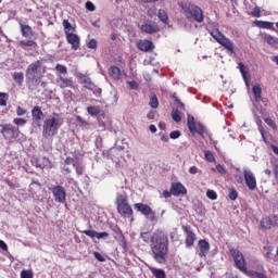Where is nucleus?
<instances>
[{"label":"nucleus","instance_id":"f257e3e1","mask_svg":"<svg viewBox=\"0 0 278 278\" xmlns=\"http://www.w3.org/2000/svg\"><path fill=\"white\" fill-rule=\"evenodd\" d=\"M140 238L143 242H151V251L157 264H166V255H168V235L162 230H156L153 235L146 231L141 232Z\"/></svg>","mask_w":278,"mask_h":278},{"label":"nucleus","instance_id":"f03ea898","mask_svg":"<svg viewBox=\"0 0 278 278\" xmlns=\"http://www.w3.org/2000/svg\"><path fill=\"white\" fill-rule=\"evenodd\" d=\"M63 124L64 119H62V115L52 113L48 118L43 121L42 137L46 138V140L53 138V136L58 134Z\"/></svg>","mask_w":278,"mask_h":278},{"label":"nucleus","instance_id":"7ed1b4c3","mask_svg":"<svg viewBox=\"0 0 278 278\" xmlns=\"http://www.w3.org/2000/svg\"><path fill=\"white\" fill-rule=\"evenodd\" d=\"M40 66L42 62L36 61L29 64L26 68V84L29 90H36L40 86V79H42V73L40 72Z\"/></svg>","mask_w":278,"mask_h":278},{"label":"nucleus","instance_id":"20e7f679","mask_svg":"<svg viewBox=\"0 0 278 278\" xmlns=\"http://www.w3.org/2000/svg\"><path fill=\"white\" fill-rule=\"evenodd\" d=\"M115 205L117 206V212L124 218H131L134 216V208L129 205L127 201V193H117Z\"/></svg>","mask_w":278,"mask_h":278},{"label":"nucleus","instance_id":"39448f33","mask_svg":"<svg viewBox=\"0 0 278 278\" xmlns=\"http://www.w3.org/2000/svg\"><path fill=\"white\" fill-rule=\"evenodd\" d=\"M210 34L212 38L218 42V45L228 51L229 55H233V42H231L229 38L225 37V35L220 33L218 28L210 30Z\"/></svg>","mask_w":278,"mask_h":278},{"label":"nucleus","instance_id":"423d86ee","mask_svg":"<svg viewBox=\"0 0 278 278\" xmlns=\"http://www.w3.org/2000/svg\"><path fill=\"white\" fill-rule=\"evenodd\" d=\"M230 255L235 262L236 268L243 273L244 275H248V268H247V258H244V254L240 252L238 249L231 248L230 250Z\"/></svg>","mask_w":278,"mask_h":278},{"label":"nucleus","instance_id":"0eeeda50","mask_svg":"<svg viewBox=\"0 0 278 278\" xmlns=\"http://www.w3.org/2000/svg\"><path fill=\"white\" fill-rule=\"evenodd\" d=\"M185 15L187 18H193V21H195L197 23H203L205 18L203 15V10L195 4H190L185 10Z\"/></svg>","mask_w":278,"mask_h":278},{"label":"nucleus","instance_id":"6e6552de","mask_svg":"<svg viewBox=\"0 0 278 278\" xmlns=\"http://www.w3.org/2000/svg\"><path fill=\"white\" fill-rule=\"evenodd\" d=\"M0 134H2L4 140H14L18 138V128L14 127L12 124H3L0 125Z\"/></svg>","mask_w":278,"mask_h":278},{"label":"nucleus","instance_id":"1a4fd4ad","mask_svg":"<svg viewBox=\"0 0 278 278\" xmlns=\"http://www.w3.org/2000/svg\"><path fill=\"white\" fill-rule=\"evenodd\" d=\"M187 125L191 134H199V136L204 138L203 134H205V126L201 123L194 122V116L188 115Z\"/></svg>","mask_w":278,"mask_h":278},{"label":"nucleus","instance_id":"9d476101","mask_svg":"<svg viewBox=\"0 0 278 278\" xmlns=\"http://www.w3.org/2000/svg\"><path fill=\"white\" fill-rule=\"evenodd\" d=\"M31 121H33V127H42V121H45V113L42 112V109L40 106L36 105L31 110Z\"/></svg>","mask_w":278,"mask_h":278},{"label":"nucleus","instance_id":"9b49d317","mask_svg":"<svg viewBox=\"0 0 278 278\" xmlns=\"http://www.w3.org/2000/svg\"><path fill=\"white\" fill-rule=\"evenodd\" d=\"M49 190L52 192L55 203H66V189L63 186H55Z\"/></svg>","mask_w":278,"mask_h":278},{"label":"nucleus","instance_id":"f8f14e48","mask_svg":"<svg viewBox=\"0 0 278 278\" xmlns=\"http://www.w3.org/2000/svg\"><path fill=\"white\" fill-rule=\"evenodd\" d=\"M243 177L245 181V186L249 188V190H255L257 188V180L255 179V175L251 169H243Z\"/></svg>","mask_w":278,"mask_h":278},{"label":"nucleus","instance_id":"ddd939ff","mask_svg":"<svg viewBox=\"0 0 278 278\" xmlns=\"http://www.w3.org/2000/svg\"><path fill=\"white\" fill-rule=\"evenodd\" d=\"M278 225V216L270 215L268 217H263L261 220L262 229H270L271 227H277Z\"/></svg>","mask_w":278,"mask_h":278},{"label":"nucleus","instance_id":"4468645a","mask_svg":"<svg viewBox=\"0 0 278 278\" xmlns=\"http://www.w3.org/2000/svg\"><path fill=\"white\" fill-rule=\"evenodd\" d=\"M137 48L139 51H143V53H151L153 49H155V45H153V41L149 39L139 40L137 43Z\"/></svg>","mask_w":278,"mask_h":278},{"label":"nucleus","instance_id":"2eb2a0df","mask_svg":"<svg viewBox=\"0 0 278 278\" xmlns=\"http://www.w3.org/2000/svg\"><path fill=\"white\" fill-rule=\"evenodd\" d=\"M77 79L79 84L84 86L87 90H94V83H92V79L90 77L86 76L85 74H78Z\"/></svg>","mask_w":278,"mask_h":278},{"label":"nucleus","instance_id":"dca6fc26","mask_svg":"<svg viewBox=\"0 0 278 278\" xmlns=\"http://www.w3.org/2000/svg\"><path fill=\"white\" fill-rule=\"evenodd\" d=\"M184 231L185 233H187L185 244L187 249H190V247H192V244H194L197 240V235L192 231L190 227H184Z\"/></svg>","mask_w":278,"mask_h":278},{"label":"nucleus","instance_id":"f3484780","mask_svg":"<svg viewBox=\"0 0 278 278\" xmlns=\"http://www.w3.org/2000/svg\"><path fill=\"white\" fill-rule=\"evenodd\" d=\"M134 207L135 210H137V212H141L143 216H150V214L155 216V212H153V210L151 208V206H149V204L136 203Z\"/></svg>","mask_w":278,"mask_h":278},{"label":"nucleus","instance_id":"a211bd4d","mask_svg":"<svg viewBox=\"0 0 278 278\" xmlns=\"http://www.w3.org/2000/svg\"><path fill=\"white\" fill-rule=\"evenodd\" d=\"M65 36H66V40H67L68 45H72V49H74V51H77V49H79V45H80L79 35L73 33V34H68Z\"/></svg>","mask_w":278,"mask_h":278},{"label":"nucleus","instance_id":"6ab92c4d","mask_svg":"<svg viewBox=\"0 0 278 278\" xmlns=\"http://www.w3.org/2000/svg\"><path fill=\"white\" fill-rule=\"evenodd\" d=\"M170 192L174 197H179V194H186V187L180 182H174L170 187Z\"/></svg>","mask_w":278,"mask_h":278},{"label":"nucleus","instance_id":"aec40b11","mask_svg":"<svg viewBox=\"0 0 278 278\" xmlns=\"http://www.w3.org/2000/svg\"><path fill=\"white\" fill-rule=\"evenodd\" d=\"M198 247L200 249V257H205L207 253H210V242H207L205 239H201L198 242Z\"/></svg>","mask_w":278,"mask_h":278},{"label":"nucleus","instance_id":"412c9836","mask_svg":"<svg viewBox=\"0 0 278 278\" xmlns=\"http://www.w3.org/2000/svg\"><path fill=\"white\" fill-rule=\"evenodd\" d=\"M58 84L60 88H75V85L73 83V78H66L64 76H60L58 79Z\"/></svg>","mask_w":278,"mask_h":278},{"label":"nucleus","instance_id":"4be33fe9","mask_svg":"<svg viewBox=\"0 0 278 278\" xmlns=\"http://www.w3.org/2000/svg\"><path fill=\"white\" fill-rule=\"evenodd\" d=\"M140 29L143 34H157V31H160V27L152 24H142Z\"/></svg>","mask_w":278,"mask_h":278},{"label":"nucleus","instance_id":"5701e85b","mask_svg":"<svg viewBox=\"0 0 278 278\" xmlns=\"http://www.w3.org/2000/svg\"><path fill=\"white\" fill-rule=\"evenodd\" d=\"M252 92L254 94L255 102L260 103V101H262V87L258 84H255L252 87Z\"/></svg>","mask_w":278,"mask_h":278},{"label":"nucleus","instance_id":"b1692460","mask_svg":"<svg viewBox=\"0 0 278 278\" xmlns=\"http://www.w3.org/2000/svg\"><path fill=\"white\" fill-rule=\"evenodd\" d=\"M63 27L65 36H68V34H75V27L68 20H63Z\"/></svg>","mask_w":278,"mask_h":278},{"label":"nucleus","instance_id":"393cba45","mask_svg":"<svg viewBox=\"0 0 278 278\" xmlns=\"http://www.w3.org/2000/svg\"><path fill=\"white\" fill-rule=\"evenodd\" d=\"M274 248L270 245L263 247V255L267 257V260H275V254L273 253Z\"/></svg>","mask_w":278,"mask_h":278},{"label":"nucleus","instance_id":"a878e982","mask_svg":"<svg viewBox=\"0 0 278 278\" xmlns=\"http://www.w3.org/2000/svg\"><path fill=\"white\" fill-rule=\"evenodd\" d=\"M109 75H111L113 79H121V68H118V66H111Z\"/></svg>","mask_w":278,"mask_h":278},{"label":"nucleus","instance_id":"bb28decb","mask_svg":"<svg viewBox=\"0 0 278 278\" xmlns=\"http://www.w3.org/2000/svg\"><path fill=\"white\" fill-rule=\"evenodd\" d=\"M13 79H14V81H16V84H18V86H23L25 75L23 74V72H15L13 74Z\"/></svg>","mask_w":278,"mask_h":278},{"label":"nucleus","instance_id":"cd10ccee","mask_svg":"<svg viewBox=\"0 0 278 278\" xmlns=\"http://www.w3.org/2000/svg\"><path fill=\"white\" fill-rule=\"evenodd\" d=\"M87 112L89 116H99L101 109L99 106H88Z\"/></svg>","mask_w":278,"mask_h":278},{"label":"nucleus","instance_id":"c85d7f7f","mask_svg":"<svg viewBox=\"0 0 278 278\" xmlns=\"http://www.w3.org/2000/svg\"><path fill=\"white\" fill-rule=\"evenodd\" d=\"M22 36L29 38L31 36V26L21 24Z\"/></svg>","mask_w":278,"mask_h":278},{"label":"nucleus","instance_id":"c756f323","mask_svg":"<svg viewBox=\"0 0 278 278\" xmlns=\"http://www.w3.org/2000/svg\"><path fill=\"white\" fill-rule=\"evenodd\" d=\"M151 273L155 278H166L164 269L151 268Z\"/></svg>","mask_w":278,"mask_h":278},{"label":"nucleus","instance_id":"7c9ffc66","mask_svg":"<svg viewBox=\"0 0 278 278\" xmlns=\"http://www.w3.org/2000/svg\"><path fill=\"white\" fill-rule=\"evenodd\" d=\"M238 68H239V71H240V73H241V75L244 79L245 86H249V80H247V73H248L247 72V66L243 65V63H239Z\"/></svg>","mask_w":278,"mask_h":278},{"label":"nucleus","instance_id":"2f4dec72","mask_svg":"<svg viewBox=\"0 0 278 278\" xmlns=\"http://www.w3.org/2000/svg\"><path fill=\"white\" fill-rule=\"evenodd\" d=\"M74 168L78 176L83 175L86 170V166H84V164H81L80 162L74 163Z\"/></svg>","mask_w":278,"mask_h":278},{"label":"nucleus","instance_id":"473e14b6","mask_svg":"<svg viewBox=\"0 0 278 278\" xmlns=\"http://www.w3.org/2000/svg\"><path fill=\"white\" fill-rule=\"evenodd\" d=\"M264 40L267 45H270V47H275V45L278 43V39L270 35H265Z\"/></svg>","mask_w":278,"mask_h":278},{"label":"nucleus","instance_id":"72a5a7b5","mask_svg":"<svg viewBox=\"0 0 278 278\" xmlns=\"http://www.w3.org/2000/svg\"><path fill=\"white\" fill-rule=\"evenodd\" d=\"M157 16H159L160 21H162V23H168V14L166 13L165 10L160 9Z\"/></svg>","mask_w":278,"mask_h":278},{"label":"nucleus","instance_id":"f704fd0d","mask_svg":"<svg viewBox=\"0 0 278 278\" xmlns=\"http://www.w3.org/2000/svg\"><path fill=\"white\" fill-rule=\"evenodd\" d=\"M255 24L262 29H270V27H273V23L270 22L256 21Z\"/></svg>","mask_w":278,"mask_h":278},{"label":"nucleus","instance_id":"c9c22d12","mask_svg":"<svg viewBox=\"0 0 278 278\" xmlns=\"http://www.w3.org/2000/svg\"><path fill=\"white\" fill-rule=\"evenodd\" d=\"M172 118L175 123H181V113L179 110L175 109L172 111Z\"/></svg>","mask_w":278,"mask_h":278},{"label":"nucleus","instance_id":"e433bc0d","mask_svg":"<svg viewBox=\"0 0 278 278\" xmlns=\"http://www.w3.org/2000/svg\"><path fill=\"white\" fill-rule=\"evenodd\" d=\"M150 108H152L153 110H156V108H159L160 102L157 101V96L153 94L150 98V102H149Z\"/></svg>","mask_w":278,"mask_h":278},{"label":"nucleus","instance_id":"4c0bfd02","mask_svg":"<svg viewBox=\"0 0 278 278\" xmlns=\"http://www.w3.org/2000/svg\"><path fill=\"white\" fill-rule=\"evenodd\" d=\"M55 71L61 73V75H68V68L66 67V65L56 64Z\"/></svg>","mask_w":278,"mask_h":278},{"label":"nucleus","instance_id":"58836bf2","mask_svg":"<svg viewBox=\"0 0 278 278\" xmlns=\"http://www.w3.org/2000/svg\"><path fill=\"white\" fill-rule=\"evenodd\" d=\"M8 99H9L8 93L0 92V105L2 108H5L8 105Z\"/></svg>","mask_w":278,"mask_h":278},{"label":"nucleus","instance_id":"ea45409f","mask_svg":"<svg viewBox=\"0 0 278 278\" xmlns=\"http://www.w3.org/2000/svg\"><path fill=\"white\" fill-rule=\"evenodd\" d=\"M14 125H17V127H24V125H27V119L16 117L13 119Z\"/></svg>","mask_w":278,"mask_h":278},{"label":"nucleus","instance_id":"a19ab883","mask_svg":"<svg viewBox=\"0 0 278 278\" xmlns=\"http://www.w3.org/2000/svg\"><path fill=\"white\" fill-rule=\"evenodd\" d=\"M173 99H174V101L176 103V110H178V111L179 110L186 111V106L182 104L180 99L176 98L175 96H173Z\"/></svg>","mask_w":278,"mask_h":278},{"label":"nucleus","instance_id":"79ce46f5","mask_svg":"<svg viewBox=\"0 0 278 278\" xmlns=\"http://www.w3.org/2000/svg\"><path fill=\"white\" fill-rule=\"evenodd\" d=\"M206 197L211 201H216V199H218V194H216V191H214V190H207L206 191Z\"/></svg>","mask_w":278,"mask_h":278},{"label":"nucleus","instance_id":"37998d69","mask_svg":"<svg viewBox=\"0 0 278 278\" xmlns=\"http://www.w3.org/2000/svg\"><path fill=\"white\" fill-rule=\"evenodd\" d=\"M96 238L98 240H108V238H110V233H108V232H96Z\"/></svg>","mask_w":278,"mask_h":278},{"label":"nucleus","instance_id":"c03bdc74","mask_svg":"<svg viewBox=\"0 0 278 278\" xmlns=\"http://www.w3.org/2000/svg\"><path fill=\"white\" fill-rule=\"evenodd\" d=\"M20 45L22 47H34L36 45V41H34V40H22V41H20Z\"/></svg>","mask_w":278,"mask_h":278},{"label":"nucleus","instance_id":"a18cd8bd","mask_svg":"<svg viewBox=\"0 0 278 278\" xmlns=\"http://www.w3.org/2000/svg\"><path fill=\"white\" fill-rule=\"evenodd\" d=\"M204 156L206 162H215L214 154L211 151H205Z\"/></svg>","mask_w":278,"mask_h":278},{"label":"nucleus","instance_id":"49530a36","mask_svg":"<svg viewBox=\"0 0 278 278\" xmlns=\"http://www.w3.org/2000/svg\"><path fill=\"white\" fill-rule=\"evenodd\" d=\"M181 137V131L180 130H173L170 134H169V138L172 140H177V138H180Z\"/></svg>","mask_w":278,"mask_h":278},{"label":"nucleus","instance_id":"de8ad7c7","mask_svg":"<svg viewBox=\"0 0 278 278\" xmlns=\"http://www.w3.org/2000/svg\"><path fill=\"white\" fill-rule=\"evenodd\" d=\"M85 8L89 10V12H94L97 10V7H94V3H92L91 1H87Z\"/></svg>","mask_w":278,"mask_h":278},{"label":"nucleus","instance_id":"09e8293b","mask_svg":"<svg viewBox=\"0 0 278 278\" xmlns=\"http://www.w3.org/2000/svg\"><path fill=\"white\" fill-rule=\"evenodd\" d=\"M229 199L231 201H236V199H238V191H236V189H230L229 190Z\"/></svg>","mask_w":278,"mask_h":278},{"label":"nucleus","instance_id":"8fccbe9b","mask_svg":"<svg viewBox=\"0 0 278 278\" xmlns=\"http://www.w3.org/2000/svg\"><path fill=\"white\" fill-rule=\"evenodd\" d=\"M81 233H85V236H88L89 238H97V231L96 230H84Z\"/></svg>","mask_w":278,"mask_h":278},{"label":"nucleus","instance_id":"3c124183","mask_svg":"<svg viewBox=\"0 0 278 278\" xmlns=\"http://www.w3.org/2000/svg\"><path fill=\"white\" fill-rule=\"evenodd\" d=\"M31 163H33V166H36V168H45V164L40 163L39 159H34Z\"/></svg>","mask_w":278,"mask_h":278},{"label":"nucleus","instance_id":"603ef678","mask_svg":"<svg viewBox=\"0 0 278 278\" xmlns=\"http://www.w3.org/2000/svg\"><path fill=\"white\" fill-rule=\"evenodd\" d=\"M261 12H262V10L260 9V7H255L253 9L252 16H254L255 18H260V16H262Z\"/></svg>","mask_w":278,"mask_h":278},{"label":"nucleus","instance_id":"864d4df0","mask_svg":"<svg viewBox=\"0 0 278 278\" xmlns=\"http://www.w3.org/2000/svg\"><path fill=\"white\" fill-rule=\"evenodd\" d=\"M34 275L29 270H22L21 278H33Z\"/></svg>","mask_w":278,"mask_h":278},{"label":"nucleus","instance_id":"5fc2aeb1","mask_svg":"<svg viewBox=\"0 0 278 278\" xmlns=\"http://www.w3.org/2000/svg\"><path fill=\"white\" fill-rule=\"evenodd\" d=\"M129 90H138V83L136 80L128 81Z\"/></svg>","mask_w":278,"mask_h":278},{"label":"nucleus","instance_id":"6e6d98bb","mask_svg":"<svg viewBox=\"0 0 278 278\" xmlns=\"http://www.w3.org/2000/svg\"><path fill=\"white\" fill-rule=\"evenodd\" d=\"M16 114H17L18 116H25V114H27V110H25V109H23V108H21V106H17V108H16Z\"/></svg>","mask_w":278,"mask_h":278},{"label":"nucleus","instance_id":"4d7b16f0","mask_svg":"<svg viewBox=\"0 0 278 278\" xmlns=\"http://www.w3.org/2000/svg\"><path fill=\"white\" fill-rule=\"evenodd\" d=\"M97 39H91L89 42H88V49H97Z\"/></svg>","mask_w":278,"mask_h":278},{"label":"nucleus","instance_id":"13d9d810","mask_svg":"<svg viewBox=\"0 0 278 278\" xmlns=\"http://www.w3.org/2000/svg\"><path fill=\"white\" fill-rule=\"evenodd\" d=\"M93 257H96V260H98V262H105V258L99 252H93Z\"/></svg>","mask_w":278,"mask_h":278},{"label":"nucleus","instance_id":"bf43d9fd","mask_svg":"<svg viewBox=\"0 0 278 278\" xmlns=\"http://www.w3.org/2000/svg\"><path fill=\"white\" fill-rule=\"evenodd\" d=\"M91 92H93V94L97 97H101L102 90H101V88L97 87V85H94V88L91 89Z\"/></svg>","mask_w":278,"mask_h":278},{"label":"nucleus","instance_id":"052dcab7","mask_svg":"<svg viewBox=\"0 0 278 278\" xmlns=\"http://www.w3.org/2000/svg\"><path fill=\"white\" fill-rule=\"evenodd\" d=\"M64 163L67 165L73 164V166H75V164H77V161H75V159H73V157H66Z\"/></svg>","mask_w":278,"mask_h":278},{"label":"nucleus","instance_id":"680f3d73","mask_svg":"<svg viewBox=\"0 0 278 278\" xmlns=\"http://www.w3.org/2000/svg\"><path fill=\"white\" fill-rule=\"evenodd\" d=\"M189 173H190V175H197V173H199V167H197V166H191V167L189 168Z\"/></svg>","mask_w":278,"mask_h":278},{"label":"nucleus","instance_id":"e2e57ef3","mask_svg":"<svg viewBox=\"0 0 278 278\" xmlns=\"http://www.w3.org/2000/svg\"><path fill=\"white\" fill-rule=\"evenodd\" d=\"M216 170L220 173L222 175H225V167L220 164L216 165Z\"/></svg>","mask_w":278,"mask_h":278},{"label":"nucleus","instance_id":"0e129e2a","mask_svg":"<svg viewBox=\"0 0 278 278\" xmlns=\"http://www.w3.org/2000/svg\"><path fill=\"white\" fill-rule=\"evenodd\" d=\"M266 125L269 127H276L275 122L271 118H266L265 119Z\"/></svg>","mask_w":278,"mask_h":278},{"label":"nucleus","instance_id":"69168bd1","mask_svg":"<svg viewBox=\"0 0 278 278\" xmlns=\"http://www.w3.org/2000/svg\"><path fill=\"white\" fill-rule=\"evenodd\" d=\"M0 249H2V251H8V243H5L3 240H0Z\"/></svg>","mask_w":278,"mask_h":278},{"label":"nucleus","instance_id":"338daca9","mask_svg":"<svg viewBox=\"0 0 278 278\" xmlns=\"http://www.w3.org/2000/svg\"><path fill=\"white\" fill-rule=\"evenodd\" d=\"M172 194H173L172 191H168V190L163 191L164 199H170Z\"/></svg>","mask_w":278,"mask_h":278},{"label":"nucleus","instance_id":"774afa93","mask_svg":"<svg viewBox=\"0 0 278 278\" xmlns=\"http://www.w3.org/2000/svg\"><path fill=\"white\" fill-rule=\"evenodd\" d=\"M270 149H271V151H274L275 155L278 156V147L275 146V144H271V146H270Z\"/></svg>","mask_w":278,"mask_h":278}]
</instances>
